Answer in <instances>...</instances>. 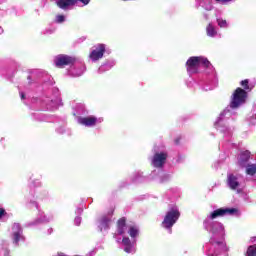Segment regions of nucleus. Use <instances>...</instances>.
Segmentation results:
<instances>
[{
    "mask_svg": "<svg viewBox=\"0 0 256 256\" xmlns=\"http://www.w3.org/2000/svg\"><path fill=\"white\" fill-rule=\"evenodd\" d=\"M200 67L209 69L211 62L204 56H192L186 61V71L190 74L197 73Z\"/></svg>",
    "mask_w": 256,
    "mask_h": 256,
    "instance_id": "f257e3e1",
    "label": "nucleus"
},
{
    "mask_svg": "<svg viewBox=\"0 0 256 256\" xmlns=\"http://www.w3.org/2000/svg\"><path fill=\"white\" fill-rule=\"evenodd\" d=\"M248 93L243 88L238 87L232 94V100L230 102L231 109H239L240 105H244L247 101Z\"/></svg>",
    "mask_w": 256,
    "mask_h": 256,
    "instance_id": "f03ea898",
    "label": "nucleus"
},
{
    "mask_svg": "<svg viewBox=\"0 0 256 256\" xmlns=\"http://www.w3.org/2000/svg\"><path fill=\"white\" fill-rule=\"evenodd\" d=\"M179 217H181V212L178 209H171L164 216V220L162 221V227L164 229H168V231H172L173 225L179 221Z\"/></svg>",
    "mask_w": 256,
    "mask_h": 256,
    "instance_id": "7ed1b4c3",
    "label": "nucleus"
},
{
    "mask_svg": "<svg viewBox=\"0 0 256 256\" xmlns=\"http://www.w3.org/2000/svg\"><path fill=\"white\" fill-rule=\"evenodd\" d=\"M167 157L169 154L167 152H156L152 157V165L156 169H161L167 163Z\"/></svg>",
    "mask_w": 256,
    "mask_h": 256,
    "instance_id": "20e7f679",
    "label": "nucleus"
},
{
    "mask_svg": "<svg viewBox=\"0 0 256 256\" xmlns=\"http://www.w3.org/2000/svg\"><path fill=\"white\" fill-rule=\"evenodd\" d=\"M54 63L58 69H63V67H66V65H73V63H75V58L69 55L61 54L55 58Z\"/></svg>",
    "mask_w": 256,
    "mask_h": 256,
    "instance_id": "39448f33",
    "label": "nucleus"
},
{
    "mask_svg": "<svg viewBox=\"0 0 256 256\" xmlns=\"http://www.w3.org/2000/svg\"><path fill=\"white\" fill-rule=\"evenodd\" d=\"M106 46L105 44H97L95 46V49L92 50V52L89 54V59L91 61H99V59H103V56L105 55Z\"/></svg>",
    "mask_w": 256,
    "mask_h": 256,
    "instance_id": "423d86ee",
    "label": "nucleus"
},
{
    "mask_svg": "<svg viewBox=\"0 0 256 256\" xmlns=\"http://www.w3.org/2000/svg\"><path fill=\"white\" fill-rule=\"evenodd\" d=\"M236 208H219L211 212L210 219H217V217H225V215H235L237 213Z\"/></svg>",
    "mask_w": 256,
    "mask_h": 256,
    "instance_id": "0eeeda50",
    "label": "nucleus"
},
{
    "mask_svg": "<svg viewBox=\"0 0 256 256\" xmlns=\"http://www.w3.org/2000/svg\"><path fill=\"white\" fill-rule=\"evenodd\" d=\"M78 123L80 125H84L85 127H93L97 125V117L95 116L80 117L78 119Z\"/></svg>",
    "mask_w": 256,
    "mask_h": 256,
    "instance_id": "6e6552de",
    "label": "nucleus"
},
{
    "mask_svg": "<svg viewBox=\"0 0 256 256\" xmlns=\"http://www.w3.org/2000/svg\"><path fill=\"white\" fill-rule=\"evenodd\" d=\"M226 183L232 191L239 189V186H240L239 180H238L237 176H235L234 174L227 175Z\"/></svg>",
    "mask_w": 256,
    "mask_h": 256,
    "instance_id": "1a4fd4ad",
    "label": "nucleus"
},
{
    "mask_svg": "<svg viewBox=\"0 0 256 256\" xmlns=\"http://www.w3.org/2000/svg\"><path fill=\"white\" fill-rule=\"evenodd\" d=\"M126 227H127V218L126 217L119 218L116 223V229H117L118 235H125Z\"/></svg>",
    "mask_w": 256,
    "mask_h": 256,
    "instance_id": "9d476101",
    "label": "nucleus"
},
{
    "mask_svg": "<svg viewBox=\"0 0 256 256\" xmlns=\"http://www.w3.org/2000/svg\"><path fill=\"white\" fill-rule=\"evenodd\" d=\"M251 159V152L249 150H245L240 153V159L238 160V164L240 167H245L249 160Z\"/></svg>",
    "mask_w": 256,
    "mask_h": 256,
    "instance_id": "9b49d317",
    "label": "nucleus"
},
{
    "mask_svg": "<svg viewBox=\"0 0 256 256\" xmlns=\"http://www.w3.org/2000/svg\"><path fill=\"white\" fill-rule=\"evenodd\" d=\"M56 5L59 9H69L73 5H77V0H56Z\"/></svg>",
    "mask_w": 256,
    "mask_h": 256,
    "instance_id": "f8f14e48",
    "label": "nucleus"
},
{
    "mask_svg": "<svg viewBox=\"0 0 256 256\" xmlns=\"http://www.w3.org/2000/svg\"><path fill=\"white\" fill-rule=\"evenodd\" d=\"M14 229H16V231L13 233V239H14V243H19V241H21V233H23V230L21 229V226H19V224H15L14 225Z\"/></svg>",
    "mask_w": 256,
    "mask_h": 256,
    "instance_id": "ddd939ff",
    "label": "nucleus"
},
{
    "mask_svg": "<svg viewBox=\"0 0 256 256\" xmlns=\"http://www.w3.org/2000/svg\"><path fill=\"white\" fill-rule=\"evenodd\" d=\"M256 174V164H248L246 167V175H250L253 177V175Z\"/></svg>",
    "mask_w": 256,
    "mask_h": 256,
    "instance_id": "4468645a",
    "label": "nucleus"
},
{
    "mask_svg": "<svg viewBox=\"0 0 256 256\" xmlns=\"http://www.w3.org/2000/svg\"><path fill=\"white\" fill-rule=\"evenodd\" d=\"M206 33L209 37H215V35H217V31H215V27H213L211 24H209L206 27Z\"/></svg>",
    "mask_w": 256,
    "mask_h": 256,
    "instance_id": "2eb2a0df",
    "label": "nucleus"
},
{
    "mask_svg": "<svg viewBox=\"0 0 256 256\" xmlns=\"http://www.w3.org/2000/svg\"><path fill=\"white\" fill-rule=\"evenodd\" d=\"M246 256H256V244L248 247Z\"/></svg>",
    "mask_w": 256,
    "mask_h": 256,
    "instance_id": "dca6fc26",
    "label": "nucleus"
},
{
    "mask_svg": "<svg viewBox=\"0 0 256 256\" xmlns=\"http://www.w3.org/2000/svg\"><path fill=\"white\" fill-rule=\"evenodd\" d=\"M240 85L243 87V90L246 91V93L247 91H251V87H249V79L242 80Z\"/></svg>",
    "mask_w": 256,
    "mask_h": 256,
    "instance_id": "f3484780",
    "label": "nucleus"
},
{
    "mask_svg": "<svg viewBox=\"0 0 256 256\" xmlns=\"http://www.w3.org/2000/svg\"><path fill=\"white\" fill-rule=\"evenodd\" d=\"M128 233H129L130 237L135 238V237H137V235H139V230H137V228L131 226L129 228Z\"/></svg>",
    "mask_w": 256,
    "mask_h": 256,
    "instance_id": "a211bd4d",
    "label": "nucleus"
},
{
    "mask_svg": "<svg viewBox=\"0 0 256 256\" xmlns=\"http://www.w3.org/2000/svg\"><path fill=\"white\" fill-rule=\"evenodd\" d=\"M122 243H123L124 247H125V246H128V245H133V244L131 243V239H129V237H124V238L122 239Z\"/></svg>",
    "mask_w": 256,
    "mask_h": 256,
    "instance_id": "6ab92c4d",
    "label": "nucleus"
},
{
    "mask_svg": "<svg viewBox=\"0 0 256 256\" xmlns=\"http://www.w3.org/2000/svg\"><path fill=\"white\" fill-rule=\"evenodd\" d=\"M65 22V16L64 15H57L56 16V23H64Z\"/></svg>",
    "mask_w": 256,
    "mask_h": 256,
    "instance_id": "aec40b11",
    "label": "nucleus"
},
{
    "mask_svg": "<svg viewBox=\"0 0 256 256\" xmlns=\"http://www.w3.org/2000/svg\"><path fill=\"white\" fill-rule=\"evenodd\" d=\"M124 251H125V253H131V251H133V244L124 246Z\"/></svg>",
    "mask_w": 256,
    "mask_h": 256,
    "instance_id": "412c9836",
    "label": "nucleus"
},
{
    "mask_svg": "<svg viewBox=\"0 0 256 256\" xmlns=\"http://www.w3.org/2000/svg\"><path fill=\"white\" fill-rule=\"evenodd\" d=\"M7 215L5 208H0V220Z\"/></svg>",
    "mask_w": 256,
    "mask_h": 256,
    "instance_id": "4be33fe9",
    "label": "nucleus"
},
{
    "mask_svg": "<svg viewBox=\"0 0 256 256\" xmlns=\"http://www.w3.org/2000/svg\"><path fill=\"white\" fill-rule=\"evenodd\" d=\"M219 27H227V21L225 20H218Z\"/></svg>",
    "mask_w": 256,
    "mask_h": 256,
    "instance_id": "5701e85b",
    "label": "nucleus"
},
{
    "mask_svg": "<svg viewBox=\"0 0 256 256\" xmlns=\"http://www.w3.org/2000/svg\"><path fill=\"white\" fill-rule=\"evenodd\" d=\"M174 143H175V145H181V137H177V138L174 140Z\"/></svg>",
    "mask_w": 256,
    "mask_h": 256,
    "instance_id": "b1692460",
    "label": "nucleus"
},
{
    "mask_svg": "<svg viewBox=\"0 0 256 256\" xmlns=\"http://www.w3.org/2000/svg\"><path fill=\"white\" fill-rule=\"evenodd\" d=\"M217 3H231L233 0H215Z\"/></svg>",
    "mask_w": 256,
    "mask_h": 256,
    "instance_id": "393cba45",
    "label": "nucleus"
},
{
    "mask_svg": "<svg viewBox=\"0 0 256 256\" xmlns=\"http://www.w3.org/2000/svg\"><path fill=\"white\" fill-rule=\"evenodd\" d=\"M83 5H89L91 3V0H79Z\"/></svg>",
    "mask_w": 256,
    "mask_h": 256,
    "instance_id": "a878e982",
    "label": "nucleus"
},
{
    "mask_svg": "<svg viewBox=\"0 0 256 256\" xmlns=\"http://www.w3.org/2000/svg\"><path fill=\"white\" fill-rule=\"evenodd\" d=\"M102 222H103V223H108V222H109V219H107V217H103V218H102Z\"/></svg>",
    "mask_w": 256,
    "mask_h": 256,
    "instance_id": "bb28decb",
    "label": "nucleus"
},
{
    "mask_svg": "<svg viewBox=\"0 0 256 256\" xmlns=\"http://www.w3.org/2000/svg\"><path fill=\"white\" fill-rule=\"evenodd\" d=\"M21 99H25V93H21Z\"/></svg>",
    "mask_w": 256,
    "mask_h": 256,
    "instance_id": "cd10ccee",
    "label": "nucleus"
},
{
    "mask_svg": "<svg viewBox=\"0 0 256 256\" xmlns=\"http://www.w3.org/2000/svg\"><path fill=\"white\" fill-rule=\"evenodd\" d=\"M28 79H31V76H28Z\"/></svg>",
    "mask_w": 256,
    "mask_h": 256,
    "instance_id": "c85d7f7f",
    "label": "nucleus"
},
{
    "mask_svg": "<svg viewBox=\"0 0 256 256\" xmlns=\"http://www.w3.org/2000/svg\"><path fill=\"white\" fill-rule=\"evenodd\" d=\"M123 1H128V0H123Z\"/></svg>",
    "mask_w": 256,
    "mask_h": 256,
    "instance_id": "c756f323",
    "label": "nucleus"
}]
</instances>
